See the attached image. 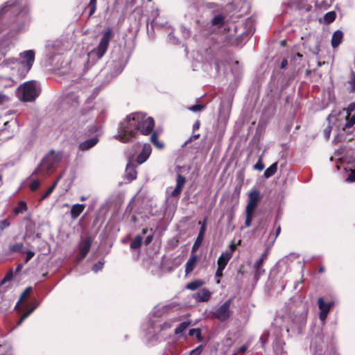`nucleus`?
<instances>
[{
  "label": "nucleus",
  "mask_w": 355,
  "mask_h": 355,
  "mask_svg": "<svg viewBox=\"0 0 355 355\" xmlns=\"http://www.w3.org/2000/svg\"><path fill=\"white\" fill-rule=\"evenodd\" d=\"M96 0H90L88 4V7L89 8V16H92L95 12L96 10Z\"/></svg>",
  "instance_id": "nucleus-39"
},
{
  "label": "nucleus",
  "mask_w": 355,
  "mask_h": 355,
  "mask_svg": "<svg viewBox=\"0 0 355 355\" xmlns=\"http://www.w3.org/2000/svg\"><path fill=\"white\" fill-rule=\"evenodd\" d=\"M268 251H265L261 256V257L254 263L255 276L259 277L264 273L265 270L262 268L263 261L266 259Z\"/></svg>",
  "instance_id": "nucleus-17"
},
{
  "label": "nucleus",
  "mask_w": 355,
  "mask_h": 355,
  "mask_svg": "<svg viewBox=\"0 0 355 355\" xmlns=\"http://www.w3.org/2000/svg\"><path fill=\"white\" fill-rule=\"evenodd\" d=\"M173 322H165L162 324L157 325L155 321H151L150 327L146 329V336L149 340H157L159 338H164L162 332L169 329L172 327Z\"/></svg>",
  "instance_id": "nucleus-6"
},
{
  "label": "nucleus",
  "mask_w": 355,
  "mask_h": 355,
  "mask_svg": "<svg viewBox=\"0 0 355 355\" xmlns=\"http://www.w3.org/2000/svg\"><path fill=\"white\" fill-rule=\"evenodd\" d=\"M280 232H281V227L279 225H277V229H276V232H275V237L272 240V243H274L275 239H277V237L279 236V234H280Z\"/></svg>",
  "instance_id": "nucleus-56"
},
{
  "label": "nucleus",
  "mask_w": 355,
  "mask_h": 355,
  "mask_svg": "<svg viewBox=\"0 0 355 355\" xmlns=\"http://www.w3.org/2000/svg\"><path fill=\"white\" fill-rule=\"evenodd\" d=\"M151 146L148 144H144L141 153L137 155L136 161L138 164L144 163L151 154Z\"/></svg>",
  "instance_id": "nucleus-14"
},
{
  "label": "nucleus",
  "mask_w": 355,
  "mask_h": 355,
  "mask_svg": "<svg viewBox=\"0 0 355 355\" xmlns=\"http://www.w3.org/2000/svg\"><path fill=\"white\" fill-rule=\"evenodd\" d=\"M348 84L350 86V91L355 92V73L352 71L350 74V78L348 81Z\"/></svg>",
  "instance_id": "nucleus-37"
},
{
  "label": "nucleus",
  "mask_w": 355,
  "mask_h": 355,
  "mask_svg": "<svg viewBox=\"0 0 355 355\" xmlns=\"http://www.w3.org/2000/svg\"><path fill=\"white\" fill-rule=\"evenodd\" d=\"M6 99H7V96L0 93V104L5 101Z\"/></svg>",
  "instance_id": "nucleus-59"
},
{
  "label": "nucleus",
  "mask_w": 355,
  "mask_h": 355,
  "mask_svg": "<svg viewBox=\"0 0 355 355\" xmlns=\"http://www.w3.org/2000/svg\"><path fill=\"white\" fill-rule=\"evenodd\" d=\"M152 240H153V236H152V235H149V236H148L146 238V239H145V244H146V245H148L149 243H151Z\"/></svg>",
  "instance_id": "nucleus-57"
},
{
  "label": "nucleus",
  "mask_w": 355,
  "mask_h": 355,
  "mask_svg": "<svg viewBox=\"0 0 355 355\" xmlns=\"http://www.w3.org/2000/svg\"><path fill=\"white\" fill-rule=\"evenodd\" d=\"M25 319H26V318H24V316L22 315V316L21 317V318L19 319V320L18 321V322H17V325H18V326L21 325Z\"/></svg>",
  "instance_id": "nucleus-64"
},
{
  "label": "nucleus",
  "mask_w": 355,
  "mask_h": 355,
  "mask_svg": "<svg viewBox=\"0 0 355 355\" xmlns=\"http://www.w3.org/2000/svg\"><path fill=\"white\" fill-rule=\"evenodd\" d=\"M200 334V331L199 329H191L189 330V335L190 336H194L196 335L197 336H199Z\"/></svg>",
  "instance_id": "nucleus-52"
},
{
  "label": "nucleus",
  "mask_w": 355,
  "mask_h": 355,
  "mask_svg": "<svg viewBox=\"0 0 355 355\" xmlns=\"http://www.w3.org/2000/svg\"><path fill=\"white\" fill-rule=\"evenodd\" d=\"M27 209V205L24 201H20L18 205L14 209V214L17 215L24 213Z\"/></svg>",
  "instance_id": "nucleus-31"
},
{
  "label": "nucleus",
  "mask_w": 355,
  "mask_h": 355,
  "mask_svg": "<svg viewBox=\"0 0 355 355\" xmlns=\"http://www.w3.org/2000/svg\"><path fill=\"white\" fill-rule=\"evenodd\" d=\"M272 340V348L274 350V353L276 355H282L284 352V342L282 338L279 336H271L268 334L267 336V339Z\"/></svg>",
  "instance_id": "nucleus-13"
},
{
  "label": "nucleus",
  "mask_w": 355,
  "mask_h": 355,
  "mask_svg": "<svg viewBox=\"0 0 355 355\" xmlns=\"http://www.w3.org/2000/svg\"><path fill=\"white\" fill-rule=\"evenodd\" d=\"M168 40L173 44H176L178 42V40H176L172 33L168 34Z\"/></svg>",
  "instance_id": "nucleus-54"
},
{
  "label": "nucleus",
  "mask_w": 355,
  "mask_h": 355,
  "mask_svg": "<svg viewBox=\"0 0 355 355\" xmlns=\"http://www.w3.org/2000/svg\"><path fill=\"white\" fill-rule=\"evenodd\" d=\"M343 38V33L341 31L338 30V31H335L333 33V35L331 37V40L332 47L334 49L338 47L339 46V44L341 43Z\"/></svg>",
  "instance_id": "nucleus-26"
},
{
  "label": "nucleus",
  "mask_w": 355,
  "mask_h": 355,
  "mask_svg": "<svg viewBox=\"0 0 355 355\" xmlns=\"http://www.w3.org/2000/svg\"><path fill=\"white\" fill-rule=\"evenodd\" d=\"M154 126L155 121L152 117L147 116L142 112H134L121 122L118 133L114 137L123 143H128L136 138L138 132L143 135H149Z\"/></svg>",
  "instance_id": "nucleus-1"
},
{
  "label": "nucleus",
  "mask_w": 355,
  "mask_h": 355,
  "mask_svg": "<svg viewBox=\"0 0 355 355\" xmlns=\"http://www.w3.org/2000/svg\"><path fill=\"white\" fill-rule=\"evenodd\" d=\"M306 323V313H302L299 315H296L292 318V324L289 327H286V331L289 332L290 330L294 332L300 333L301 329Z\"/></svg>",
  "instance_id": "nucleus-8"
},
{
  "label": "nucleus",
  "mask_w": 355,
  "mask_h": 355,
  "mask_svg": "<svg viewBox=\"0 0 355 355\" xmlns=\"http://www.w3.org/2000/svg\"><path fill=\"white\" fill-rule=\"evenodd\" d=\"M48 49L52 57L55 54H62L64 50L60 41H55L52 44H49Z\"/></svg>",
  "instance_id": "nucleus-22"
},
{
  "label": "nucleus",
  "mask_w": 355,
  "mask_h": 355,
  "mask_svg": "<svg viewBox=\"0 0 355 355\" xmlns=\"http://www.w3.org/2000/svg\"><path fill=\"white\" fill-rule=\"evenodd\" d=\"M287 60H283L281 62V68L282 69H284L286 68V65H287Z\"/></svg>",
  "instance_id": "nucleus-60"
},
{
  "label": "nucleus",
  "mask_w": 355,
  "mask_h": 355,
  "mask_svg": "<svg viewBox=\"0 0 355 355\" xmlns=\"http://www.w3.org/2000/svg\"><path fill=\"white\" fill-rule=\"evenodd\" d=\"M205 108V105H194L190 107H188L187 109L193 112H200Z\"/></svg>",
  "instance_id": "nucleus-40"
},
{
  "label": "nucleus",
  "mask_w": 355,
  "mask_h": 355,
  "mask_svg": "<svg viewBox=\"0 0 355 355\" xmlns=\"http://www.w3.org/2000/svg\"><path fill=\"white\" fill-rule=\"evenodd\" d=\"M236 244H235L234 242H232L230 245V249L229 250H227L226 251H231L232 252V256H233V252H234V250H236Z\"/></svg>",
  "instance_id": "nucleus-55"
},
{
  "label": "nucleus",
  "mask_w": 355,
  "mask_h": 355,
  "mask_svg": "<svg viewBox=\"0 0 355 355\" xmlns=\"http://www.w3.org/2000/svg\"><path fill=\"white\" fill-rule=\"evenodd\" d=\"M112 36V29L110 27L106 28L98 46L89 53V57L91 58H96V60L101 58L105 53Z\"/></svg>",
  "instance_id": "nucleus-5"
},
{
  "label": "nucleus",
  "mask_w": 355,
  "mask_h": 355,
  "mask_svg": "<svg viewBox=\"0 0 355 355\" xmlns=\"http://www.w3.org/2000/svg\"><path fill=\"white\" fill-rule=\"evenodd\" d=\"M103 265H104V261H99L98 263H95L93 266L92 270L96 273L103 268Z\"/></svg>",
  "instance_id": "nucleus-42"
},
{
  "label": "nucleus",
  "mask_w": 355,
  "mask_h": 355,
  "mask_svg": "<svg viewBox=\"0 0 355 355\" xmlns=\"http://www.w3.org/2000/svg\"><path fill=\"white\" fill-rule=\"evenodd\" d=\"M277 170V162H275L272 164H271L265 171L263 173V176L266 178H269L272 177Z\"/></svg>",
  "instance_id": "nucleus-29"
},
{
  "label": "nucleus",
  "mask_w": 355,
  "mask_h": 355,
  "mask_svg": "<svg viewBox=\"0 0 355 355\" xmlns=\"http://www.w3.org/2000/svg\"><path fill=\"white\" fill-rule=\"evenodd\" d=\"M24 245L22 243H15L10 247V250L13 252H24Z\"/></svg>",
  "instance_id": "nucleus-38"
},
{
  "label": "nucleus",
  "mask_w": 355,
  "mask_h": 355,
  "mask_svg": "<svg viewBox=\"0 0 355 355\" xmlns=\"http://www.w3.org/2000/svg\"><path fill=\"white\" fill-rule=\"evenodd\" d=\"M35 255V253L33 251L28 250L26 252V257L24 260L25 263L29 261Z\"/></svg>",
  "instance_id": "nucleus-49"
},
{
  "label": "nucleus",
  "mask_w": 355,
  "mask_h": 355,
  "mask_svg": "<svg viewBox=\"0 0 355 355\" xmlns=\"http://www.w3.org/2000/svg\"><path fill=\"white\" fill-rule=\"evenodd\" d=\"M202 352V345H199L193 350H191L188 355H200Z\"/></svg>",
  "instance_id": "nucleus-45"
},
{
  "label": "nucleus",
  "mask_w": 355,
  "mask_h": 355,
  "mask_svg": "<svg viewBox=\"0 0 355 355\" xmlns=\"http://www.w3.org/2000/svg\"><path fill=\"white\" fill-rule=\"evenodd\" d=\"M205 229H206L205 224V223H203L202 225L200 227V232L197 236V239H196V241L193 245L191 252H195L198 249V248L200 246L202 241L203 240V238H204Z\"/></svg>",
  "instance_id": "nucleus-23"
},
{
  "label": "nucleus",
  "mask_w": 355,
  "mask_h": 355,
  "mask_svg": "<svg viewBox=\"0 0 355 355\" xmlns=\"http://www.w3.org/2000/svg\"><path fill=\"white\" fill-rule=\"evenodd\" d=\"M31 291H32L31 287H28L25 289V291L21 293V295L20 296L19 302H18V303L17 304L16 307L18 306L19 302H23L28 297V295H30Z\"/></svg>",
  "instance_id": "nucleus-36"
},
{
  "label": "nucleus",
  "mask_w": 355,
  "mask_h": 355,
  "mask_svg": "<svg viewBox=\"0 0 355 355\" xmlns=\"http://www.w3.org/2000/svg\"><path fill=\"white\" fill-rule=\"evenodd\" d=\"M186 182V179L182 175L178 174L176 179V186L174 189L169 188L166 193L175 198H178L182 192V188Z\"/></svg>",
  "instance_id": "nucleus-10"
},
{
  "label": "nucleus",
  "mask_w": 355,
  "mask_h": 355,
  "mask_svg": "<svg viewBox=\"0 0 355 355\" xmlns=\"http://www.w3.org/2000/svg\"><path fill=\"white\" fill-rule=\"evenodd\" d=\"M260 199L259 191L254 190L248 195V202L245 207V212L254 213Z\"/></svg>",
  "instance_id": "nucleus-9"
},
{
  "label": "nucleus",
  "mask_w": 355,
  "mask_h": 355,
  "mask_svg": "<svg viewBox=\"0 0 355 355\" xmlns=\"http://www.w3.org/2000/svg\"><path fill=\"white\" fill-rule=\"evenodd\" d=\"M150 141L156 146L158 149H162L164 148V144L160 142L157 139V135L155 132H153L150 136Z\"/></svg>",
  "instance_id": "nucleus-32"
},
{
  "label": "nucleus",
  "mask_w": 355,
  "mask_h": 355,
  "mask_svg": "<svg viewBox=\"0 0 355 355\" xmlns=\"http://www.w3.org/2000/svg\"><path fill=\"white\" fill-rule=\"evenodd\" d=\"M204 284V282L201 279H197L195 281H193L189 284H187L186 288L191 290V291H195L202 286Z\"/></svg>",
  "instance_id": "nucleus-30"
},
{
  "label": "nucleus",
  "mask_w": 355,
  "mask_h": 355,
  "mask_svg": "<svg viewBox=\"0 0 355 355\" xmlns=\"http://www.w3.org/2000/svg\"><path fill=\"white\" fill-rule=\"evenodd\" d=\"M355 109V103H352L348 107V112L353 111ZM355 124V112L350 116V113L346 116L345 124L343 127V130L347 128L352 127Z\"/></svg>",
  "instance_id": "nucleus-21"
},
{
  "label": "nucleus",
  "mask_w": 355,
  "mask_h": 355,
  "mask_svg": "<svg viewBox=\"0 0 355 355\" xmlns=\"http://www.w3.org/2000/svg\"><path fill=\"white\" fill-rule=\"evenodd\" d=\"M199 127H200V121H196L193 125V130H198L199 128Z\"/></svg>",
  "instance_id": "nucleus-58"
},
{
  "label": "nucleus",
  "mask_w": 355,
  "mask_h": 355,
  "mask_svg": "<svg viewBox=\"0 0 355 355\" xmlns=\"http://www.w3.org/2000/svg\"><path fill=\"white\" fill-rule=\"evenodd\" d=\"M10 226V221L8 219H4L0 221V231L3 230Z\"/></svg>",
  "instance_id": "nucleus-47"
},
{
  "label": "nucleus",
  "mask_w": 355,
  "mask_h": 355,
  "mask_svg": "<svg viewBox=\"0 0 355 355\" xmlns=\"http://www.w3.org/2000/svg\"><path fill=\"white\" fill-rule=\"evenodd\" d=\"M247 349L248 347L245 345H243L239 348V352H245L247 350Z\"/></svg>",
  "instance_id": "nucleus-62"
},
{
  "label": "nucleus",
  "mask_w": 355,
  "mask_h": 355,
  "mask_svg": "<svg viewBox=\"0 0 355 355\" xmlns=\"http://www.w3.org/2000/svg\"><path fill=\"white\" fill-rule=\"evenodd\" d=\"M225 268V267H224V266H218V268L216 272V276L217 277H221L223 276V272Z\"/></svg>",
  "instance_id": "nucleus-50"
},
{
  "label": "nucleus",
  "mask_w": 355,
  "mask_h": 355,
  "mask_svg": "<svg viewBox=\"0 0 355 355\" xmlns=\"http://www.w3.org/2000/svg\"><path fill=\"white\" fill-rule=\"evenodd\" d=\"M336 19V13L333 11L331 12H328L327 13L325 14L324 17V19L325 21V22L327 23H331V22H333Z\"/></svg>",
  "instance_id": "nucleus-35"
},
{
  "label": "nucleus",
  "mask_w": 355,
  "mask_h": 355,
  "mask_svg": "<svg viewBox=\"0 0 355 355\" xmlns=\"http://www.w3.org/2000/svg\"><path fill=\"white\" fill-rule=\"evenodd\" d=\"M331 132V126L328 125L324 130V136L326 139H329Z\"/></svg>",
  "instance_id": "nucleus-48"
},
{
  "label": "nucleus",
  "mask_w": 355,
  "mask_h": 355,
  "mask_svg": "<svg viewBox=\"0 0 355 355\" xmlns=\"http://www.w3.org/2000/svg\"><path fill=\"white\" fill-rule=\"evenodd\" d=\"M85 205L83 204H75L70 210V214L72 218L75 219L83 211Z\"/></svg>",
  "instance_id": "nucleus-28"
},
{
  "label": "nucleus",
  "mask_w": 355,
  "mask_h": 355,
  "mask_svg": "<svg viewBox=\"0 0 355 355\" xmlns=\"http://www.w3.org/2000/svg\"><path fill=\"white\" fill-rule=\"evenodd\" d=\"M197 260H198L197 255L196 254H194V252H192L189 260L186 263L185 272L187 275L193 271V270L194 269V267L196 266V263L197 262Z\"/></svg>",
  "instance_id": "nucleus-25"
},
{
  "label": "nucleus",
  "mask_w": 355,
  "mask_h": 355,
  "mask_svg": "<svg viewBox=\"0 0 355 355\" xmlns=\"http://www.w3.org/2000/svg\"><path fill=\"white\" fill-rule=\"evenodd\" d=\"M142 242V237L141 236H137L135 237V239L132 240V241L130 243V248L131 249H137L139 248Z\"/></svg>",
  "instance_id": "nucleus-33"
},
{
  "label": "nucleus",
  "mask_w": 355,
  "mask_h": 355,
  "mask_svg": "<svg viewBox=\"0 0 355 355\" xmlns=\"http://www.w3.org/2000/svg\"><path fill=\"white\" fill-rule=\"evenodd\" d=\"M137 172L136 171V166L135 164L132 162L131 161H129L127 164L126 168H125V176L126 178L129 181L134 180L137 178Z\"/></svg>",
  "instance_id": "nucleus-19"
},
{
  "label": "nucleus",
  "mask_w": 355,
  "mask_h": 355,
  "mask_svg": "<svg viewBox=\"0 0 355 355\" xmlns=\"http://www.w3.org/2000/svg\"><path fill=\"white\" fill-rule=\"evenodd\" d=\"M253 215H254V213L245 212V227H248L251 225Z\"/></svg>",
  "instance_id": "nucleus-41"
},
{
  "label": "nucleus",
  "mask_w": 355,
  "mask_h": 355,
  "mask_svg": "<svg viewBox=\"0 0 355 355\" xmlns=\"http://www.w3.org/2000/svg\"><path fill=\"white\" fill-rule=\"evenodd\" d=\"M40 92V85L35 80L26 82L17 89L19 98L26 102L34 101L38 96Z\"/></svg>",
  "instance_id": "nucleus-4"
},
{
  "label": "nucleus",
  "mask_w": 355,
  "mask_h": 355,
  "mask_svg": "<svg viewBox=\"0 0 355 355\" xmlns=\"http://www.w3.org/2000/svg\"><path fill=\"white\" fill-rule=\"evenodd\" d=\"M225 17L223 14H218L213 17L210 22L207 23V26L211 31L215 28H219L223 26Z\"/></svg>",
  "instance_id": "nucleus-15"
},
{
  "label": "nucleus",
  "mask_w": 355,
  "mask_h": 355,
  "mask_svg": "<svg viewBox=\"0 0 355 355\" xmlns=\"http://www.w3.org/2000/svg\"><path fill=\"white\" fill-rule=\"evenodd\" d=\"M254 168L257 171H262L264 168V164L262 163V158L260 157L257 162L254 165Z\"/></svg>",
  "instance_id": "nucleus-43"
},
{
  "label": "nucleus",
  "mask_w": 355,
  "mask_h": 355,
  "mask_svg": "<svg viewBox=\"0 0 355 355\" xmlns=\"http://www.w3.org/2000/svg\"><path fill=\"white\" fill-rule=\"evenodd\" d=\"M61 177H59L58 179L54 182L53 183V185L50 187V188H52V190L53 191L54 189L55 188V187L57 186L60 179Z\"/></svg>",
  "instance_id": "nucleus-61"
},
{
  "label": "nucleus",
  "mask_w": 355,
  "mask_h": 355,
  "mask_svg": "<svg viewBox=\"0 0 355 355\" xmlns=\"http://www.w3.org/2000/svg\"><path fill=\"white\" fill-rule=\"evenodd\" d=\"M324 343L320 336L315 338L311 343L313 355H321L324 348Z\"/></svg>",
  "instance_id": "nucleus-16"
},
{
  "label": "nucleus",
  "mask_w": 355,
  "mask_h": 355,
  "mask_svg": "<svg viewBox=\"0 0 355 355\" xmlns=\"http://www.w3.org/2000/svg\"><path fill=\"white\" fill-rule=\"evenodd\" d=\"M190 325V322H183L180 323L178 327L175 329V334H179L182 333Z\"/></svg>",
  "instance_id": "nucleus-34"
},
{
  "label": "nucleus",
  "mask_w": 355,
  "mask_h": 355,
  "mask_svg": "<svg viewBox=\"0 0 355 355\" xmlns=\"http://www.w3.org/2000/svg\"><path fill=\"white\" fill-rule=\"evenodd\" d=\"M211 292L207 288H202L193 294V297L197 302H207L211 297Z\"/></svg>",
  "instance_id": "nucleus-18"
},
{
  "label": "nucleus",
  "mask_w": 355,
  "mask_h": 355,
  "mask_svg": "<svg viewBox=\"0 0 355 355\" xmlns=\"http://www.w3.org/2000/svg\"><path fill=\"white\" fill-rule=\"evenodd\" d=\"M98 142V137H94L92 138L84 141L83 142H81L78 146V148L79 150L83 151L88 150L92 147H94Z\"/></svg>",
  "instance_id": "nucleus-20"
},
{
  "label": "nucleus",
  "mask_w": 355,
  "mask_h": 355,
  "mask_svg": "<svg viewBox=\"0 0 355 355\" xmlns=\"http://www.w3.org/2000/svg\"><path fill=\"white\" fill-rule=\"evenodd\" d=\"M38 306L39 303L35 302V304L30 309L27 310L25 313H24V314L22 315L24 316V318H27Z\"/></svg>",
  "instance_id": "nucleus-44"
},
{
  "label": "nucleus",
  "mask_w": 355,
  "mask_h": 355,
  "mask_svg": "<svg viewBox=\"0 0 355 355\" xmlns=\"http://www.w3.org/2000/svg\"><path fill=\"white\" fill-rule=\"evenodd\" d=\"M347 182H352L355 181V171H352L346 179Z\"/></svg>",
  "instance_id": "nucleus-51"
},
{
  "label": "nucleus",
  "mask_w": 355,
  "mask_h": 355,
  "mask_svg": "<svg viewBox=\"0 0 355 355\" xmlns=\"http://www.w3.org/2000/svg\"><path fill=\"white\" fill-rule=\"evenodd\" d=\"M232 257L231 251H225L223 252L220 256L219 257L217 263L218 266H221L225 267L230 261V259Z\"/></svg>",
  "instance_id": "nucleus-27"
},
{
  "label": "nucleus",
  "mask_w": 355,
  "mask_h": 355,
  "mask_svg": "<svg viewBox=\"0 0 355 355\" xmlns=\"http://www.w3.org/2000/svg\"><path fill=\"white\" fill-rule=\"evenodd\" d=\"M61 159L62 154L60 153L51 151L43 158L32 175L38 174L42 177L49 175L55 168Z\"/></svg>",
  "instance_id": "nucleus-3"
},
{
  "label": "nucleus",
  "mask_w": 355,
  "mask_h": 355,
  "mask_svg": "<svg viewBox=\"0 0 355 355\" xmlns=\"http://www.w3.org/2000/svg\"><path fill=\"white\" fill-rule=\"evenodd\" d=\"M28 8L25 3H21L16 0L7 1L0 8V17L5 14L9 16L15 15L16 22L20 24L28 19Z\"/></svg>",
  "instance_id": "nucleus-2"
},
{
  "label": "nucleus",
  "mask_w": 355,
  "mask_h": 355,
  "mask_svg": "<svg viewBox=\"0 0 355 355\" xmlns=\"http://www.w3.org/2000/svg\"><path fill=\"white\" fill-rule=\"evenodd\" d=\"M230 107L229 104H221L219 108V119L226 122L229 118Z\"/></svg>",
  "instance_id": "nucleus-24"
},
{
  "label": "nucleus",
  "mask_w": 355,
  "mask_h": 355,
  "mask_svg": "<svg viewBox=\"0 0 355 355\" xmlns=\"http://www.w3.org/2000/svg\"><path fill=\"white\" fill-rule=\"evenodd\" d=\"M318 308L320 311L319 318L321 321H324L327 317V315L334 305L332 302H325L323 298L320 297L318 300Z\"/></svg>",
  "instance_id": "nucleus-11"
},
{
  "label": "nucleus",
  "mask_w": 355,
  "mask_h": 355,
  "mask_svg": "<svg viewBox=\"0 0 355 355\" xmlns=\"http://www.w3.org/2000/svg\"><path fill=\"white\" fill-rule=\"evenodd\" d=\"M40 185V182L38 180H33L32 182L30 184V189L32 191L37 190Z\"/></svg>",
  "instance_id": "nucleus-46"
},
{
  "label": "nucleus",
  "mask_w": 355,
  "mask_h": 355,
  "mask_svg": "<svg viewBox=\"0 0 355 355\" xmlns=\"http://www.w3.org/2000/svg\"><path fill=\"white\" fill-rule=\"evenodd\" d=\"M157 310H158V308L155 307V309L153 310V314L155 315L157 317H160L161 316V313H157Z\"/></svg>",
  "instance_id": "nucleus-63"
},
{
  "label": "nucleus",
  "mask_w": 355,
  "mask_h": 355,
  "mask_svg": "<svg viewBox=\"0 0 355 355\" xmlns=\"http://www.w3.org/2000/svg\"><path fill=\"white\" fill-rule=\"evenodd\" d=\"M232 304V298H230L226 302H225L223 304L216 308L213 312V316L220 320V322H225L227 320L232 314V311L230 310V306Z\"/></svg>",
  "instance_id": "nucleus-7"
},
{
  "label": "nucleus",
  "mask_w": 355,
  "mask_h": 355,
  "mask_svg": "<svg viewBox=\"0 0 355 355\" xmlns=\"http://www.w3.org/2000/svg\"><path fill=\"white\" fill-rule=\"evenodd\" d=\"M92 243L90 237H87L82 240L79 244V254L77 257L78 261L83 260L89 252Z\"/></svg>",
  "instance_id": "nucleus-12"
},
{
  "label": "nucleus",
  "mask_w": 355,
  "mask_h": 355,
  "mask_svg": "<svg viewBox=\"0 0 355 355\" xmlns=\"http://www.w3.org/2000/svg\"><path fill=\"white\" fill-rule=\"evenodd\" d=\"M53 192L52 188H49L46 191L42 196L40 200H43Z\"/></svg>",
  "instance_id": "nucleus-53"
}]
</instances>
